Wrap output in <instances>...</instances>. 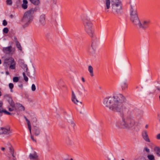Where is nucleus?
I'll return each mask as SVG.
<instances>
[{
  "instance_id": "obj_1",
  "label": "nucleus",
  "mask_w": 160,
  "mask_h": 160,
  "mask_svg": "<svg viewBox=\"0 0 160 160\" xmlns=\"http://www.w3.org/2000/svg\"><path fill=\"white\" fill-rule=\"evenodd\" d=\"M126 98L122 94H115L112 97L105 98L103 103L105 106L114 112H125L128 111V104L126 102Z\"/></svg>"
},
{
  "instance_id": "obj_2",
  "label": "nucleus",
  "mask_w": 160,
  "mask_h": 160,
  "mask_svg": "<svg viewBox=\"0 0 160 160\" xmlns=\"http://www.w3.org/2000/svg\"><path fill=\"white\" fill-rule=\"evenodd\" d=\"M84 29L86 32L92 38V47L93 50L96 49L97 42L98 41V38L96 37L95 33L93 24L92 22L88 20H86L84 22Z\"/></svg>"
},
{
  "instance_id": "obj_3",
  "label": "nucleus",
  "mask_w": 160,
  "mask_h": 160,
  "mask_svg": "<svg viewBox=\"0 0 160 160\" xmlns=\"http://www.w3.org/2000/svg\"><path fill=\"white\" fill-rule=\"evenodd\" d=\"M135 121L130 117H122V119L119 122L115 123L116 127L118 129L121 128L127 130L131 129L134 126Z\"/></svg>"
},
{
  "instance_id": "obj_4",
  "label": "nucleus",
  "mask_w": 160,
  "mask_h": 160,
  "mask_svg": "<svg viewBox=\"0 0 160 160\" xmlns=\"http://www.w3.org/2000/svg\"><path fill=\"white\" fill-rule=\"evenodd\" d=\"M38 10L37 7L32 8L25 12L22 19V22L24 23L23 27L25 28L28 27L33 20V14Z\"/></svg>"
},
{
  "instance_id": "obj_5",
  "label": "nucleus",
  "mask_w": 160,
  "mask_h": 160,
  "mask_svg": "<svg viewBox=\"0 0 160 160\" xmlns=\"http://www.w3.org/2000/svg\"><path fill=\"white\" fill-rule=\"evenodd\" d=\"M112 13L117 16H120L122 12V5L120 0H112L111 3Z\"/></svg>"
},
{
  "instance_id": "obj_6",
  "label": "nucleus",
  "mask_w": 160,
  "mask_h": 160,
  "mask_svg": "<svg viewBox=\"0 0 160 160\" xmlns=\"http://www.w3.org/2000/svg\"><path fill=\"white\" fill-rule=\"evenodd\" d=\"M150 23V21L148 20H144L141 22L138 18L132 23L138 27L139 28L145 30L148 28Z\"/></svg>"
},
{
  "instance_id": "obj_7",
  "label": "nucleus",
  "mask_w": 160,
  "mask_h": 160,
  "mask_svg": "<svg viewBox=\"0 0 160 160\" xmlns=\"http://www.w3.org/2000/svg\"><path fill=\"white\" fill-rule=\"evenodd\" d=\"M131 20L133 23L138 18L137 13V8L135 3L131 4L130 9Z\"/></svg>"
},
{
  "instance_id": "obj_8",
  "label": "nucleus",
  "mask_w": 160,
  "mask_h": 160,
  "mask_svg": "<svg viewBox=\"0 0 160 160\" xmlns=\"http://www.w3.org/2000/svg\"><path fill=\"white\" fill-rule=\"evenodd\" d=\"M16 64V62L12 57H8L4 60V65L6 66L10 65L9 68L12 69L15 68Z\"/></svg>"
},
{
  "instance_id": "obj_9",
  "label": "nucleus",
  "mask_w": 160,
  "mask_h": 160,
  "mask_svg": "<svg viewBox=\"0 0 160 160\" xmlns=\"http://www.w3.org/2000/svg\"><path fill=\"white\" fill-rule=\"evenodd\" d=\"M3 50L4 53L6 54H13L14 53V51L12 49L11 46H9L7 47L3 48Z\"/></svg>"
},
{
  "instance_id": "obj_10",
  "label": "nucleus",
  "mask_w": 160,
  "mask_h": 160,
  "mask_svg": "<svg viewBox=\"0 0 160 160\" xmlns=\"http://www.w3.org/2000/svg\"><path fill=\"white\" fill-rule=\"evenodd\" d=\"M29 158L30 160H39L38 156L36 152L30 153Z\"/></svg>"
},
{
  "instance_id": "obj_11",
  "label": "nucleus",
  "mask_w": 160,
  "mask_h": 160,
  "mask_svg": "<svg viewBox=\"0 0 160 160\" xmlns=\"http://www.w3.org/2000/svg\"><path fill=\"white\" fill-rule=\"evenodd\" d=\"M120 86L122 89L123 91L126 90L128 88V84L127 80H125L120 83Z\"/></svg>"
},
{
  "instance_id": "obj_12",
  "label": "nucleus",
  "mask_w": 160,
  "mask_h": 160,
  "mask_svg": "<svg viewBox=\"0 0 160 160\" xmlns=\"http://www.w3.org/2000/svg\"><path fill=\"white\" fill-rule=\"evenodd\" d=\"M142 137L143 139L147 142H150V141L149 138L147 131L144 130L142 132Z\"/></svg>"
},
{
  "instance_id": "obj_13",
  "label": "nucleus",
  "mask_w": 160,
  "mask_h": 160,
  "mask_svg": "<svg viewBox=\"0 0 160 160\" xmlns=\"http://www.w3.org/2000/svg\"><path fill=\"white\" fill-rule=\"evenodd\" d=\"M39 22L40 25L42 26L45 24V16L44 14H42L40 16Z\"/></svg>"
},
{
  "instance_id": "obj_14",
  "label": "nucleus",
  "mask_w": 160,
  "mask_h": 160,
  "mask_svg": "<svg viewBox=\"0 0 160 160\" xmlns=\"http://www.w3.org/2000/svg\"><path fill=\"white\" fill-rule=\"evenodd\" d=\"M6 96L8 98V101L10 106L11 107H14L15 104L11 97L9 95H6Z\"/></svg>"
},
{
  "instance_id": "obj_15",
  "label": "nucleus",
  "mask_w": 160,
  "mask_h": 160,
  "mask_svg": "<svg viewBox=\"0 0 160 160\" xmlns=\"http://www.w3.org/2000/svg\"><path fill=\"white\" fill-rule=\"evenodd\" d=\"M11 133V132L9 128L8 127L7 128H3V134L9 135Z\"/></svg>"
},
{
  "instance_id": "obj_16",
  "label": "nucleus",
  "mask_w": 160,
  "mask_h": 160,
  "mask_svg": "<svg viewBox=\"0 0 160 160\" xmlns=\"http://www.w3.org/2000/svg\"><path fill=\"white\" fill-rule=\"evenodd\" d=\"M110 0H105V10L106 12L108 11V9L110 7Z\"/></svg>"
},
{
  "instance_id": "obj_17",
  "label": "nucleus",
  "mask_w": 160,
  "mask_h": 160,
  "mask_svg": "<svg viewBox=\"0 0 160 160\" xmlns=\"http://www.w3.org/2000/svg\"><path fill=\"white\" fill-rule=\"evenodd\" d=\"M9 152L12 157V160H16L15 155L14 154V150L12 146L9 148Z\"/></svg>"
},
{
  "instance_id": "obj_18",
  "label": "nucleus",
  "mask_w": 160,
  "mask_h": 160,
  "mask_svg": "<svg viewBox=\"0 0 160 160\" xmlns=\"http://www.w3.org/2000/svg\"><path fill=\"white\" fill-rule=\"evenodd\" d=\"M23 3L22 5V8L24 9H26L28 8V2L27 0H23Z\"/></svg>"
},
{
  "instance_id": "obj_19",
  "label": "nucleus",
  "mask_w": 160,
  "mask_h": 160,
  "mask_svg": "<svg viewBox=\"0 0 160 160\" xmlns=\"http://www.w3.org/2000/svg\"><path fill=\"white\" fill-rule=\"evenodd\" d=\"M34 134L36 136H38L40 133V131L38 128L36 127H35L33 129Z\"/></svg>"
},
{
  "instance_id": "obj_20",
  "label": "nucleus",
  "mask_w": 160,
  "mask_h": 160,
  "mask_svg": "<svg viewBox=\"0 0 160 160\" xmlns=\"http://www.w3.org/2000/svg\"><path fill=\"white\" fill-rule=\"evenodd\" d=\"M67 119L68 122L71 124L72 126L74 127L75 126V124L73 122L72 117H69Z\"/></svg>"
},
{
  "instance_id": "obj_21",
  "label": "nucleus",
  "mask_w": 160,
  "mask_h": 160,
  "mask_svg": "<svg viewBox=\"0 0 160 160\" xmlns=\"http://www.w3.org/2000/svg\"><path fill=\"white\" fill-rule=\"evenodd\" d=\"M154 150L156 154L158 156H160V148L159 147H156L154 148Z\"/></svg>"
},
{
  "instance_id": "obj_22",
  "label": "nucleus",
  "mask_w": 160,
  "mask_h": 160,
  "mask_svg": "<svg viewBox=\"0 0 160 160\" xmlns=\"http://www.w3.org/2000/svg\"><path fill=\"white\" fill-rule=\"evenodd\" d=\"M16 106L18 108L19 110L24 111L25 110V108L21 104L17 103Z\"/></svg>"
},
{
  "instance_id": "obj_23",
  "label": "nucleus",
  "mask_w": 160,
  "mask_h": 160,
  "mask_svg": "<svg viewBox=\"0 0 160 160\" xmlns=\"http://www.w3.org/2000/svg\"><path fill=\"white\" fill-rule=\"evenodd\" d=\"M136 115L137 116L141 115L143 113V111L139 109H137L134 111Z\"/></svg>"
},
{
  "instance_id": "obj_24",
  "label": "nucleus",
  "mask_w": 160,
  "mask_h": 160,
  "mask_svg": "<svg viewBox=\"0 0 160 160\" xmlns=\"http://www.w3.org/2000/svg\"><path fill=\"white\" fill-rule=\"evenodd\" d=\"M31 2L35 5H38L40 3L39 0H29Z\"/></svg>"
},
{
  "instance_id": "obj_25",
  "label": "nucleus",
  "mask_w": 160,
  "mask_h": 160,
  "mask_svg": "<svg viewBox=\"0 0 160 160\" xmlns=\"http://www.w3.org/2000/svg\"><path fill=\"white\" fill-rule=\"evenodd\" d=\"M88 70L90 72V75L91 76H93V68L91 66H88Z\"/></svg>"
},
{
  "instance_id": "obj_26",
  "label": "nucleus",
  "mask_w": 160,
  "mask_h": 160,
  "mask_svg": "<svg viewBox=\"0 0 160 160\" xmlns=\"http://www.w3.org/2000/svg\"><path fill=\"white\" fill-rule=\"evenodd\" d=\"M16 45L17 47L20 50H22V47L18 41V40H15Z\"/></svg>"
},
{
  "instance_id": "obj_27",
  "label": "nucleus",
  "mask_w": 160,
  "mask_h": 160,
  "mask_svg": "<svg viewBox=\"0 0 160 160\" xmlns=\"http://www.w3.org/2000/svg\"><path fill=\"white\" fill-rule=\"evenodd\" d=\"M75 99H76V96L73 91H72V100L75 103H77L75 101Z\"/></svg>"
},
{
  "instance_id": "obj_28",
  "label": "nucleus",
  "mask_w": 160,
  "mask_h": 160,
  "mask_svg": "<svg viewBox=\"0 0 160 160\" xmlns=\"http://www.w3.org/2000/svg\"><path fill=\"white\" fill-rule=\"evenodd\" d=\"M3 112H4L5 114H7L8 115H10L11 114V113L5 110L2 109V110H1L0 111V113H1V114H2Z\"/></svg>"
},
{
  "instance_id": "obj_29",
  "label": "nucleus",
  "mask_w": 160,
  "mask_h": 160,
  "mask_svg": "<svg viewBox=\"0 0 160 160\" xmlns=\"http://www.w3.org/2000/svg\"><path fill=\"white\" fill-rule=\"evenodd\" d=\"M147 157L149 160H155L154 157L152 155H148Z\"/></svg>"
},
{
  "instance_id": "obj_30",
  "label": "nucleus",
  "mask_w": 160,
  "mask_h": 160,
  "mask_svg": "<svg viewBox=\"0 0 160 160\" xmlns=\"http://www.w3.org/2000/svg\"><path fill=\"white\" fill-rule=\"evenodd\" d=\"M22 74L23 76L24 79V80L26 82H27L28 81V77L26 75L25 73V72H23L22 73Z\"/></svg>"
},
{
  "instance_id": "obj_31",
  "label": "nucleus",
  "mask_w": 160,
  "mask_h": 160,
  "mask_svg": "<svg viewBox=\"0 0 160 160\" xmlns=\"http://www.w3.org/2000/svg\"><path fill=\"white\" fill-rule=\"evenodd\" d=\"M6 2L8 5L11 6L12 4V0H7Z\"/></svg>"
},
{
  "instance_id": "obj_32",
  "label": "nucleus",
  "mask_w": 160,
  "mask_h": 160,
  "mask_svg": "<svg viewBox=\"0 0 160 160\" xmlns=\"http://www.w3.org/2000/svg\"><path fill=\"white\" fill-rule=\"evenodd\" d=\"M107 160H115V159L112 155H111L109 157H108Z\"/></svg>"
},
{
  "instance_id": "obj_33",
  "label": "nucleus",
  "mask_w": 160,
  "mask_h": 160,
  "mask_svg": "<svg viewBox=\"0 0 160 160\" xmlns=\"http://www.w3.org/2000/svg\"><path fill=\"white\" fill-rule=\"evenodd\" d=\"M22 68H23V69H24L25 71L27 72L28 70V67L27 66V65L26 64H23L22 66Z\"/></svg>"
},
{
  "instance_id": "obj_34",
  "label": "nucleus",
  "mask_w": 160,
  "mask_h": 160,
  "mask_svg": "<svg viewBox=\"0 0 160 160\" xmlns=\"http://www.w3.org/2000/svg\"><path fill=\"white\" fill-rule=\"evenodd\" d=\"M13 80L14 82H17L18 81L19 78L18 77H14L13 78Z\"/></svg>"
},
{
  "instance_id": "obj_35",
  "label": "nucleus",
  "mask_w": 160,
  "mask_h": 160,
  "mask_svg": "<svg viewBox=\"0 0 160 160\" xmlns=\"http://www.w3.org/2000/svg\"><path fill=\"white\" fill-rule=\"evenodd\" d=\"M32 90V91H34L36 89V86L34 84H33L31 87Z\"/></svg>"
},
{
  "instance_id": "obj_36",
  "label": "nucleus",
  "mask_w": 160,
  "mask_h": 160,
  "mask_svg": "<svg viewBox=\"0 0 160 160\" xmlns=\"http://www.w3.org/2000/svg\"><path fill=\"white\" fill-rule=\"evenodd\" d=\"M8 29L7 28H5L3 30V32L5 33H8Z\"/></svg>"
},
{
  "instance_id": "obj_37",
  "label": "nucleus",
  "mask_w": 160,
  "mask_h": 160,
  "mask_svg": "<svg viewBox=\"0 0 160 160\" xmlns=\"http://www.w3.org/2000/svg\"><path fill=\"white\" fill-rule=\"evenodd\" d=\"M9 87L10 89H12L13 88V84L12 83H10L9 84Z\"/></svg>"
},
{
  "instance_id": "obj_38",
  "label": "nucleus",
  "mask_w": 160,
  "mask_h": 160,
  "mask_svg": "<svg viewBox=\"0 0 160 160\" xmlns=\"http://www.w3.org/2000/svg\"><path fill=\"white\" fill-rule=\"evenodd\" d=\"M7 24H8L6 20H3V22H2V24L3 26H6L7 25Z\"/></svg>"
},
{
  "instance_id": "obj_39",
  "label": "nucleus",
  "mask_w": 160,
  "mask_h": 160,
  "mask_svg": "<svg viewBox=\"0 0 160 160\" xmlns=\"http://www.w3.org/2000/svg\"><path fill=\"white\" fill-rule=\"evenodd\" d=\"M46 37L48 39H49L51 37V34L49 33H47V34L46 35Z\"/></svg>"
},
{
  "instance_id": "obj_40",
  "label": "nucleus",
  "mask_w": 160,
  "mask_h": 160,
  "mask_svg": "<svg viewBox=\"0 0 160 160\" xmlns=\"http://www.w3.org/2000/svg\"><path fill=\"white\" fill-rule=\"evenodd\" d=\"M25 120L27 122L28 126L31 125V123L30 121L27 118H26Z\"/></svg>"
},
{
  "instance_id": "obj_41",
  "label": "nucleus",
  "mask_w": 160,
  "mask_h": 160,
  "mask_svg": "<svg viewBox=\"0 0 160 160\" xmlns=\"http://www.w3.org/2000/svg\"><path fill=\"white\" fill-rule=\"evenodd\" d=\"M25 120L27 122L28 126L31 125V123L30 121L27 118H26Z\"/></svg>"
},
{
  "instance_id": "obj_42",
  "label": "nucleus",
  "mask_w": 160,
  "mask_h": 160,
  "mask_svg": "<svg viewBox=\"0 0 160 160\" xmlns=\"http://www.w3.org/2000/svg\"><path fill=\"white\" fill-rule=\"evenodd\" d=\"M25 120L27 122L28 126L31 125V123L30 121L27 118H26Z\"/></svg>"
},
{
  "instance_id": "obj_43",
  "label": "nucleus",
  "mask_w": 160,
  "mask_h": 160,
  "mask_svg": "<svg viewBox=\"0 0 160 160\" xmlns=\"http://www.w3.org/2000/svg\"><path fill=\"white\" fill-rule=\"evenodd\" d=\"M3 105V102L2 101L0 100V111L2 110V107Z\"/></svg>"
},
{
  "instance_id": "obj_44",
  "label": "nucleus",
  "mask_w": 160,
  "mask_h": 160,
  "mask_svg": "<svg viewBox=\"0 0 160 160\" xmlns=\"http://www.w3.org/2000/svg\"><path fill=\"white\" fill-rule=\"evenodd\" d=\"M136 160H146V159L143 157H140Z\"/></svg>"
},
{
  "instance_id": "obj_45",
  "label": "nucleus",
  "mask_w": 160,
  "mask_h": 160,
  "mask_svg": "<svg viewBox=\"0 0 160 160\" xmlns=\"http://www.w3.org/2000/svg\"><path fill=\"white\" fill-rule=\"evenodd\" d=\"M28 129H29V130L30 134L31 135L32 134V132H31V125L28 126Z\"/></svg>"
},
{
  "instance_id": "obj_46",
  "label": "nucleus",
  "mask_w": 160,
  "mask_h": 160,
  "mask_svg": "<svg viewBox=\"0 0 160 160\" xmlns=\"http://www.w3.org/2000/svg\"><path fill=\"white\" fill-rule=\"evenodd\" d=\"M14 107H12L11 108H9L8 110L9 111L11 112L12 111L14 110Z\"/></svg>"
},
{
  "instance_id": "obj_47",
  "label": "nucleus",
  "mask_w": 160,
  "mask_h": 160,
  "mask_svg": "<svg viewBox=\"0 0 160 160\" xmlns=\"http://www.w3.org/2000/svg\"><path fill=\"white\" fill-rule=\"evenodd\" d=\"M3 128H0V134H3Z\"/></svg>"
},
{
  "instance_id": "obj_48",
  "label": "nucleus",
  "mask_w": 160,
  "mask_h": 160,
  "mask_svg": "<svg viewBox=\"0 0 160 160\" xmlns=\"http://www.w3.org/2000/svg\"><path fill=\"white\" fill-rule=\"evenodd\" d=\"M144 149L145 150V151L147 152H150V150H149V149H148V148H144Z\"/></svg>"
},
{
  "instance_id": "obj_49",
  "label": "nucleus",
  "mask_w": 160,
  "mask_h": 160,
  "mask_svg": "<svg viewBox=\"0 0 160 160\" xmlns=\"http://www.w3.org/2000/svg\"><path fill=\"white\" fill-rule=\"evenodd\" d=\"M82 88H83V91L85 92H87V90H86L85 88L83 86H82Z\"/></svg>"
},
{
  "instance_id": "obj_50",
  "label": "nucleus",
  "mask_w": 160,
  "mask_h": 160,
  "mask_svg": "<svg viewBox=\"0 0 160 160\" xmlns=\"http://www.w3.org/2000/svg\"><path fill=\"white\" fill-rule=\"evenodd\" d=\"M157 138L158 139L160 140V133L157 135Z\"/></svg>"
},
{
  "instance_id": "obj_51",
  "label": "nucleus",
  "mask_w": 160,
  "mask_h": 160,
  "mask_svg": "<svg viewBox=\"0 0 160 160\" xmlns=\"http://www.w3.org/2000/svg\"><path fill=\"white\" fill-rule=\"evenodd\" d=\"M31 138L34 141L36 142V140L34 139L33 137L32 136V135H31Z\"/></svg>"
},
{
  "instance_id": "obj_52",
  "label": "nucleus",
  "mask_w": 160,
  "mask_h": 160,
  "mask_svg": "<svg viewBox=\"0 0 160 160\" xmlns=\"http://www.w3.org/2000/svg\"><path fill=\"white\" fill-rule=\"evenodd\" d=\"M75 101L77 103H75L76 104H78V103L79 102L78 101L77 99L76 98V99H75Z\"/></svg>"
},
{
  "instance_id": "obj_53",
  "label": "nucleus",
  "mask_w": 160,
  "mask_h": 160,
  "mask_svg": "<svg viewBox=\"0 0 160 160\" xmlns=\"http://www.w3.org/2000/svg\"><path fill=\"white\" fill-rule=\"evenodd\" d=\"M78 92L79 93V94L80 95H81L82 94V93L80 92L79 90H78Z\"/></svg>"
},
{
  "instance_id": "obj_54",
  "label": "nucleus",
  "mask_w": 160,
  "mask_h": 160,
  "mask_svg": "<svg viewBox=\"0 0 160 160\" xmlns=\"http://www.w3.org/2000/svg\"><path fill=\"white\" fill-rule=\"evenodd\" d=\"M82 79L83 82H85V80L83 78H82Z\"/></svg>"
},
{
  "instance_id": "obj_55",
  "label": "nucleus",
  "mask_w": 160,
  "mask_h": 160,
  "mask_svg": "<svg viewBox=\"0 0 160 160\" xmlns=\"http://www.w3.org/2000/svg\"><path fill=\"white\" fill-rule=\"evenodd\" d=\"M5 148H3V147H2V148H1V150H3V151H4V150H5Z\"/></svg>"
},
{
  "instance_id": "obj_56",
  "label": "nucleus",
  "mask_w": 160,
  "mask_h": 160,
  "mask_svg": "<svg viewBox=\"0 0 160 160\" xmlns=\"http://www.w3.org/2000/svg\"><path fill=\"white\" fill-rule=\"evenodd\" d=\"M145 128H148V125H147H147H145Z\"/></svg>"
},
{
  "instance_id": "obj_57",
  "label": "nucleus",
  "mask_w": 160,
  "mask_h": 160,
  "mask_svg": "<svg viewBox=\"0 0 160 160\" xmlns=\"http://www.w3.org/2000/svg\"><path fill=\"white\" fill-rule=\"evenodd\" d=\"M6 73L7 75H8L9 74V73L8 72H6Z\"/></svg>"
},
{
  "instance_id": "obj_58",
  "label": "nucleus",
  "mask_w": 160,
  "mask_h": 160,
  "mask_svg": "<svg viewBox=\"0 0 160 160\" xmlns=\"http://www.w3.org/2000/svg\"><path fill=\"white\" fill-rule=\"evenodd\" d=\"M14 40H17V38L16 37H14Z\"/></svg>"
},
{
  "instance_id": "obj_59",
  "label": "nucleus",
  "mask_w": 160,
  "mask_h": 160,
  "mask_svg": "<svg viewBox=\"0 0 160 160\" xmlns=\"http://www.w3.org/2000/svg\"><path fill=\"white\" fill-rule=\"evenodd\" d=\"M157 89L158 91H160V88H157Z\"/></svg>"
},
{
  "instance_id": "obj_60",
  "label": "nucleus",
  "mask_w": 160,
  "mask_h": 160,
  "mask_svg": "<svg viewBox=\"0 0 160 160\" xmlns=\"http://www.w3.org/2000/svg\"><path fill=\"white\" fill-rule=\"evenodd\" d=\"M10 89V91L11 92H13V90L12 89Z\"/></svg>"
},
{
  "instance_id": "obj_61",
  "label": "nucleus",
  "mask_w": 160,
  "mask_h": 160,
  "mask_svg": "<svg viewBox=\"0 0 160 160\" xmlns=\"http://www.w3.org/2000/svg\"><path fill=\"white\" fill-rule=\"evenodd\" d=\"M24 118H25V119H26V118H27L26 117H25V116H24Z\"/></svg>"
},
{
  "instance_id": "obj_62",
  "label": "nucleus",
  "mask_w": 160,
  "mask_h": 160,
  "mask_svg": "<svg viewBox=\"0 0 160 160\" xmlns=\"http://www.w3.org/2000/svg\"><path fill=\"white\" fill-rule=\"evenodd\" d=\"M24 118H25V119H26V118H27L26 117H25V116H24Z\"/></svg>"
},
{
  "instance_id": "obj_63",
  "label": "nucleus",
  "mask_w": 160,
  "mask_h": 160,
  "mask_svg": "<svg viewBox=\"0 0 160 160\" xmlns=\"http://www.w3.org/2000/svg\"><path fill=\"white\" fill-rule=\"evenodd\" d=\"M1 63V60L0 59V64Z\"/></svg>"
},
{
  "instance_id": "obj_64",
  "label": "nucleus",
  "mask_w": 160,
  "mask_h": 160,
  "mask_svg": "<svg viewBox=\"0 0 160 160\" xmlns=\"http://www.w3.org/2000/svg\"><path fill=\"white\" fill-rule=\"evenodd\" d=\"M80 112L81 113V114H83V113L82 112Z\"/></svg>"
}]
</instances>
